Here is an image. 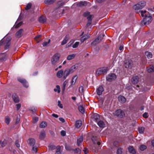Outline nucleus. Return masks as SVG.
Segmentation results:
<instances>
[{
    "label": "nucleus",
    "instance_id": "63",
    "mask_svg": "<svg viewBox=\"0 0 154 154\" xmlns=\"http://www.w3.org/2000/svg\"><path fill=\"white\" fill-rule=\"evenodd\" d=\"M83 151L84 152L85 154H87L88 153V150L86 148H84V149H83Z\"/></svg>",
    "mask_w": 154,
    "mask_h": 154
},
{
    "label": "nucleus",
    "instance_id": "43",
    "mask_svg": "<svg viewBox=\"0 0 154 154\" xmlns=\"http://www.w3.org/2000/svg\"><path fill=\"white\" fill-rule=\"evenodd\" d=\"M140 149L141 151H143L146 148V146L144 145H142L140 146Z\"/></svg>",
    "mask_w": 154,
    "mask_h": 154
},
{
    "label": "nucleus",
    "instance_id": "20",
    "mask_svg": "<svg viewBox=\"0 0 154 154\" xmlns=\"http://www.w3.org/2000/svg\"><path fill=\"white\" fill-rule=\"evenodd\" d=\"M118 98L119 100L121 103H124L126 101L125 98L123 96H119Z\"/></svg>",
    "mask_w": 154,
    "mask_h": 154
},
{
    "label": "nucleus",
    "instance_id": "55",
    "mask_svg": "<svg viewBox=\"0 0 154 154\" xmlns=\"http://www.w3.org/2000/svg\"><path fill=\"white\" fill-rule=\"evenodd\" d=\"M72 42H70L69 43H68L67 45H66V48H68V47H70L71 45L72 44Z\"/></svg>",
    "mask_w": 154,
    "mask_h": 154
},
{
    "label": "nucleus",
    "instance_id": "18",
    "mask_svg": "<svg viewBox=\"0 0 154 154\" xmlns=\"http://www.w3.org/2000/svg\"><path fill=\"white\" fill-rule=\"evenodd\" d=\"M0 60L2 61L5 60L7 58V54L5 53H2L0 55Z\"/></svg>",
    "mask_w": 154,
    "mask_h": 154
},
{
    "label": "nucleus",
    "instance_id": "61",
    "mask_svg": "<svg viewBox=\"0 0 154 154\" xmlns=\"http://www.w3.org/2000/svg\"><path fill=\"white\" fill-rule=\"evenodd\" d=\"M15 144L17 147H20V145L17 141H16L15 142Z\"/></svg>",
    "mask_w": 154,
    "mask_h": 154
},
{
    "label": "nucleus",
    "instance_id": "53",
    "mask_svg": "<svg viewBox=\"0 0 154 154\" xmlns=\"http://www.w3.org/2000/svg\"><path fill=\"white\" fill-rule=\"evenodd\" d=\"M38 117H34L33 118V122L34 123L37 122L38 121Z\"/></svg>",
    "mask_w": 154,
    "mask_h": 154
},
{
    "label": "nucleus",
    "instance_id": "35",
    "mask_svg": "<svg viewBox=\"0 0 154 154\" xmlns=\"http://www.w3.org/2000/svg\"><path fill=\"white\" fill-rule=\"evenodd\" d=\"M56 0H45L44 3L46 4H51L53 3Z\"/></svg>",
    "mask_w": 154,
    "mask_h": 154
},
{
    "label": "nucleus",
    "instance_id": "5",
    "mask_svg": "<svg viewBox=\"0 0 154 154\" xmlns=\"http://www.w3.org/2000/svg\"><path fill=\"white\" fill-rule=\"evenodd\" d=\"M116 78V75L115 74L111 73L107 75L106 77V79L108 81L111 82L115 80Z\"/></svg>",
    "mask_w": 154,
    "mask_h": 154
},
{
    "label": "nucleus",
    "instance_id": "51",
    "mask_svg": "<svg viewBox=\"0 0 154 154\" xmlns=\"http://www.w3.org/2000/svg\"><path fill=\"white\" fill-rule=\"evenodd\" d=\"M75 152L78 154H80L81 153V150L77 148L75 150Z\"/></svg>",
    "mask_w": 154,
    "mask_h": 154
},
{
    "label": "nucleus",
    "instance_id": "27",
    "mask_svg": "<svg viewBox=\"0 0 154 154\" xmlns=\"http://www.w3.org/2000/svg\"><path fill=\"white\" fill-rule=\"evenodd\" d=\"M82 125V121L79 120L76 121L75 124V126L77 128H79Z\"/></svg>",
    "mask_w": 154,
    "mask_h": 154
},
{
    "label": "nucleus",
    "instance_id": "10",
    "mask_svg": "<svg viewBox=\"0 0 154 154\" xmlns=\"http://www.w3.org/2000/svg\"><path fill=\"white\" fill-rule=\"evenodd\" d=\"M18 80L19 82L23 84L25 87L26 88L28 87V85L25 80L20 78H19L18 79Z\"/></svg>",
    "mask_w": 154,
    "mask_h": 154
},
{
    "label": "nucleus",
    "instance_id": "40",
    "mask_svg": "<svg viewBox=\"0 0 154 154\" xmlns=\"http://www.w3.org/2000/svg\"><path fill=\"white\" fill-rule=\"evenodd\" d=\"M138 129L140 133L143 134L145 128L143 127H140L138 128Z\"/></svg>",
    "mask_w": 154,
    "mask_h": 154
},
{
    "label": "nucleus",
    "instance_id": "38",
    "mask_svg": "<svg viewBox=\"0 0 154 154\" xmlns=\"http://www.w3.org/2000/svg\"><path fill=\"white\" fill-rule=\"evenodd\" d=\"M5 121L6 123L8 125L10 122V119L8 116H5Z\"/></svg>",
    "mask_w": 154,
    "mask_h": 154
},
{
    "label": "nucleus",
    "instance_id": "36",
    "mask_svg": "<svg viewBox=\"0 0 154 154\" xmlns=\"http://www.w3.org/2000/svg\"><path fill=\"white\" fill-rule=\"evenodd\" d=\"M145 54L148 58H151L152 57V55L151 52L146 51L145 52Z\"/></svg>",
    "mask_w": 154,
    "mask_h": 154
},
{
    "label": "nucleus",
    "instance_id": "41",
    "mask_svg": "<svg viewBox=\"0 0 154 154\" xmlns=\"http://www.w3.org/2000/svg\"><path fill=\"white\" fill-rule=\"evenodd\" d=\"M94 119L96 121V122H97L98 121L99 119V115L97 114H94Z\"/></svg>",
    "mask_w": 154,
    "mask_h": 154
},
{
    "label": "nucleus",
    "instance_id": "42",
    "mask_svg": "<svg viewBox=\"0 0 154 154\" xmlns=\"http://www.w3.org/2000/svg\"><path fill=\"white\" fill-rule=\"evenodd\" d=\"M68 83V81L66 80L65 81L63 84V86L62 88V91H65L66 86Z\"/></svg>",
    "mask_w": 154,
    "mask_h": 154
},
{
    "label": "nucleus",
    "instance_id": "49",
    "mask_svg": "<svg viewBox=\"0 0 154 154\" xmlns=\"http://www.w3.org/2000/svg\"><path fill=\"white\" fill-rule=\"evenodd\" d=\"M79 111L82 113H83L84 112V109L83 106H79Z\"/></svg>",
    "mask_w": 154,
    "mask_h": 154
},
{
    "label": "nucleus",
    "instance_id": "8",
    "mask_svg": "<svg viewBox=\"0 0 154 154\" xmlns=\"http://www.w3.org/2000/svg\"><path fill=\"white\" fill-rule=\"evenodd\" d=\"M11 40V38L10 37L7 38L5 42V49H8L10 45V42Z\"/></svg>",
    "mask_w": 154,
    "mask_h": 154
},
{
    "label": "nucleus",
    "instance_id": "58",
    "mask_svg": "<svg viewBox=\"0 0 154 154\" xmlns=\"http://www.w3.org/2000/svg\"><path fill=\"white\" fill-rule=\"evenodd\" d=\"M89 14H90V13L89 12H86L83 15L85 17H87V16L89 15Z\"/></svg>",
    "mask_w": 154,
    "mask_h": 154
},
{
    "label": "nucleus",
    "instance_id": "26",
    "mask_svg": "<svg viewBox=\"0 0 154 154\" xmlns=\"http://www.w3.org/2000/svg\"><path fill=\"white\" fill-rule=\"evenodd\" d=\"M23 31V30L22 29H20L16 33V36L18 38L21 37L22 35Z\"/></svg>",
    "mask_w": 154,
    "mask_h": 154
},
{
    "label": "nucleus",
    "instance_id": "6",
    "mask_svg": "<svg viewBox=\"0 0 154 154\" xmlns=\"http://www.w3.org/2000/svg\"><path fill=\"white\" fill-rule=\"evenodd\" d=\"M114 114L116 116L121 117L125 115L124 112L120 109H119L116 111L114 113Z\"/></svg>",
    "mask_w": 154,
    "mask_h": 154
},
{
    "label": "nucleus",
    "instance_id": "64",
    "mask_svg": "<svg viewBox=\"0 0 154 154\" xmlns=\"http://www.w3.org/2000/svg\"><path fill=\"white\" fill-rule=\"evenodd\" d=\"M58 4L60 6H61L63 5V4L61 1H59L58 2Z\"/></svg>",
    "mask_w": 154,
    "mask_h": 154
},
{
    "label": "nucleus",
    "instance_id": "24",
    "mask_svg": "<svg viewBox=\"0 0 154 154\" xmlns=\"http://www.w3.org/2000/svg\"><path fill=\"white\" fill-rule=\"evenodd\" d=\"M45 136V131H42L40 133V135L39 136V138L41 140L44 139Z\"/></svg>",
    "mask_w": 154,
    "mask_h": 154
},
{
    "label": "nucleus",
    "instance_id": "16",
    "mask_svg": "<svg viewBox=\"0 0 154 154\" xmlns=\"http://www.w3.org/2000/svg\"><path fill=\"white\" fill-rule=\"evenodd\" d=\"M90 35L88 34H87L86 35H84L81 38L80 40L81 42H83L84 41H85V40H86V39H87L89 37Z\"/></svg>",
    "mask_w": 154,
    "mask_h": 154
},
{
    "label": "nucleus",
    "instance_id": "45",
    "mask_svg": "<svg viewBox=\"0 0 154 154\" xmlns=\"http://www.w3.org/2000/svg\"><path fill=\"white\" fill-rule=\"evenodd\" d=\"M56 147L54 145H51L49 146V150H52L55 149H56Z\"/></svg>",
    "mask_w": 154,
    "mask_h": 154
},
{
    "label": "nucleus",
    "instance_id": "9",
    "mask_svg": "<svg viewBox=\"0 0 154 154\" xmlns=\"http://www.w3.org/2000/svg\"><path fill=\"white\" fill-rule=\"evenodd\" d=\"M71 73L69 70L67 69L63 72V80H65L66 79L67 77L69 75V74Z\"/></svg>",
    "mask_w": 154,
    "mask_h": 154
},
{
    "label": "nucleus",
    "instance_id": "47",
    "mask_svg": "<svg viewBox=\"0 0 154 154\" xmlns=\"http://www.w3.org/2000/svg\"><path fill=\"white\" fill-rule=\"evenodd\" d=\"M50 41H51L50 39H49L48 42H44L42 44L43 46L45 47V46H47L48 45V44L50 42Z\"/></svg>",
    "mask_w": 154,
    "mask_h": 154
},
{
    "label": "nucleus",
    "instance_id": "31",
    "mask_svg": "<svg viewBox=\"0 0 154 154\" xmlns=\"http://www.w3.org/2000/svg\"><path fill=\"white\" fill-rule=\"evenodd\" d=\"M29 143L30 145L33 146L35 143V141L33 138H30L29 140Z\"/></svg>",
    "mask_w": 154,
    "mask_h": 154
},
{
    "label": "nucleus",
    "instance_id": "17",
    "mask_svg": "<svg viewBox=\"0 0 154 154\" xmlns=\"http://www.w3.org/2000/svg\"><path fill=\"white\" fill-rule=\"evenodd\" d=\"M12 98L14 101L16 103H18L19 99L18 97L15 94H13L12 95Z\"/></svg>",
    "mask_w": 154,
    "mask_h": 154
},
{
    "label": "nucleus",
    "instance_id": "56",
    "mask_svg": "<svg viewBox=\"0 0 154 154\" xmlns=\"http://www.w3.org/2000/svg\"><path fill=\"white\" fill-rule=\"evenodd\" d=\"M60 134L61 135L63 136H64L66 135V133L65 131L63 130L61 131Z\"/></svg>",
    "mask_w": 154,
    "mask_h": 154
},
{
    "label": "nucleus",
    "instance_id": "34",
    "mask_svg": "<svg viewBox=\"0 0 154 154\" xmlns=\"http://www.w3.org/2000/svg\"><path fill=\"white\" fill-rule=\"evenodd\" d=\"M147 71L149 72H151L154 71V66H150L149 67L147 68Z\"/></svg>",
    "mask_w": 154,
    "mask_h": 154
},
{
    "label": "nucleus",
    "instance_id": "37",
    "mask_svg": "<svg viewBox=\"0 0 154 154\" xmlns=\"http://www.w3.org/2000/svg\"><path fill=\"white\" fill-rule=\"evenodd\" d=\"M55 154H62L60 151V146H57Z\"/></svg>",
    "mask_w": 154,
    "mask_h": 154
},
{
    "label": "nucleus",
    "instance_id": "4",
    "mask_svg": "<svg viewBox=\"0 0 154 154\" xmlns=\"http://www.w3.org/2000/svg\"><path fill=\"white\" fill-rule=\"evenodd\" d=\"M145 5L146 3L144 1H141L134 5V8L135 9H141L145 6Z\"/></svg>",
    "mask_w": 154,
    "mask_h": 154
},
{
    "label": "nucleus",
    "instance_id": "33",
    "mask_svg": "<svg viewBox=\"0 0 154 154\" xmlns=\"http://www.w3.org/2000/svg\"><path fill=\"white\" fill-rule=\"evenodd\" d=\"M77 79V75H75L74 76L73 78H72V82H71V84L72 85H74L75 82H76V80Z\"/></svg>",
    "mask_w": 154,
    "mask_h": 154
},
{
    "label": "nucleus",
    "instance_id": "50",
    "mask_svg": "<svg viewBox=\"0 0 154 154\" xmlns=\"http://www.w3.org/2000/svg\"><path fill=\"white\" fill-rule=\"evenodd\" d=\"M58 106L61 109L63 108V104L60 103V100H58Z\"/></svg>",
    "mask_w": 154,
    "mask_h": 154
},
{
    "label": "nucleus",
    "instance_id": "44",
    "mask_svg": "<svg viewBox=\"0 0 154 154\" xmlns=\"http://www.w3.org/2000/svg\"><path fill=\"white\" fill-rule=\"evenodd\" d=\"M32 5V4L31 3H29L26 6L25 8V9L26 10H28L30 9Z\"/></svg>",
    "mask_w": 154,
    "mask_h": 154
},
{
    "label": "nucleus",
    "instance_id": "54",
    "mask_svg": "<svg viewBox=\"0 0 154 154\" xmlns=\"http://www.w3.org/2000/svg\"><path fill=\"white\" fill-rule=\"evenodd\" d=\"M32 150L35 153H36L37 152V147L35 146H34L32 147Z\"/></svg>",
    "mask_w": 154,
    "mask_h": 154
},
{
    "label": "nucleus",
    "instance_id": "3",
    "mask_svg": "<svg viewBox=\"0 0 154 154\" xmlns=\"http://www.w3.org/2000/svg\"><path fill=\"white\" fill-rule=\"evenodd\" d=\"M108 70V68L107 67H103L98 69L96 71V74L97 75H99L106 73Z\"/></svg>",
    "mask_w": 154,
    "mask_h": 154
},
{
    "label": "nucleus",
    "instance_id": "25",
    "mask_svg": "<svg viewBox=\"0 0 154 154\" xmlns=\"http://www.w3.org/2000/svg\"><path fill=\"white\" fill-rule=\"evenodd\" d=\"M19 19L20 18L19 17L15 23V25H14L15 28H18L21 25L22 23V22H19Z\"/></svg>",
    "mask_w": 154,
    "mask_h": 154
},
{
    "label": "nucleus",
    "instance_id": "14",
    "mask_svg": "<svg viewBox=\"0 0 154 154\" xmlns=\"http://www.w3.org/2000/svg\"><path fill=\"white\" fill-rule=\"evenodd\" d=\"M104 91L103 88L102 86H100L97 90V93L99 95H101L102 92Z\"/></svg>",
    "mask_w": 154,
    "mask_h": 154
},
{
    "label": "nucleus",
    "instance_id": "2",
    "mask_svg": "<svg viewBox=\"0 0 154 154\" xmlns=\"http://www.w3.org/2000/svg\"><path fill=\"white\" fill-rule=\"evenodd\" d=\"M60 56V55L58 53H56L53 56L51 60V63L53 65L55 66L57 64Z\"/></svg>",
    "mask_w": 154,
    "mask_h": 154
},
{
    "label": "nucleus",
    "instance_id": "12",
    "mask_svg": "<svg viewBox=\"0 0 154 154\" xmlns=\"http://www.w3.org/2000/svg\"><path fill=\"white\" fill-rule=\"evenodd\" d=\"M87 5L89 6L90 5V3L86 1L79 2L77 4V6H82Z\"/></svg>",
    "mask_w": 154,
    "mask_h": 154
},
{
    "label": "nucleus",
    "instance_id": "23",
    "mask_svg": "<svg viewBox=\"0 0 154 154\" xmlns=\"http://www.w3.org/2000/svg\"><path fill=\"white\" fill-rule=\"evenodd\" d=\"M128 151L130 152L131 153H132L133 154H135L136 153V152L132 146H130L128 147Z\"/></svg>",
    "mask_w": 154,
    "mask_h": 154
},
{
    "label": "nucleus",
    "instance_id": "28",
    "mask_svg": "<svg viewBox=\"0 0 154 154\" xmlns=\"http://www.w3.org/2000/svg\"><path fill=\"white\" fill-rule=\"evenodd\" d=\"M75 56V54H70L69 55H68L67 57V59L68 60H70L72 59H73L74 58V57Z\"/></svg>",
    "mask_w": 154,
    "mask_h": 154
},
{
    "label": "nucleus",
    "instance_id": "7",
    "mask_svg": "<svg viewBox=\"0 0 154 154\" xmlns=\"http://www.w3.org/2000/svg\"><path fill=\"white\" fill-rule=\"evenodd\" d=\"M102 40V38L101 36H99L98 38H96L94 41L91 43V45H95L99 43Z\"/></svg>",
    "mask_w": 154,
    "mask_h": 154
},
{
    "label": "nucleus",
    "instance_id": "60",
    "mask_svg": "<svg viewBox=\"0 0 154 154\" xmlns=\"http://www.w3.org/2000/svg\"><path fill=\"white\" fill-rule=\"evenodd\" d=\"M16 105L17 106V110H18L20 108L21 105L20 104H17Z\"/></svg>",
    "mask_w": 154,
    "mask_h": 154
},
{
    "label": "nucleus",
    "instance_id": "30",
    "mask_svg": "<svg viewBox=\"0 0 154 154\" xmlns=\"http://www.w3.org/2000/svg\"><path fill=\"white\" fill-rule=\"evenodd\" d=\"M77 69V67L75 65L72 66L69 69H68L71 73L74 72Z\"/></svg>",
    "mask_w": 154,
    "mask_h": 154
},
{
    "label": "nucleus",
    "instance_id": "13",
    "mask_svg": "<svg viewBox=\"0 0 154 154\" xmlns=\"http://www.w3.org/2000/svg\"><path fill=\"white\" fill-rule=\"evenodd\" d=\"M63 69H61L58 71L57 73V76L59 78H60L63 77Z\"/></svg>",
    "mask_w": 154,
    "mask_h": 154
},
{
    "label": "nucleus",
    "instance_id": "1",
    "mask_svg": "<svg viewBox=\"0 0 154 154\" xmlns=\"http://www.w3.org/2000/svg\"><path fill=\"white\" fill-rule=\"evenodd\" d=\"M146 11L145 10L141 11L140 13L141 16L143 17L145 16L143 20V22L144 25L148 24L150 23L152 20V17L150 14L147 15L146 14Z\"/></svg>",
    "mask_w": 154,
    "mask_h": 154
},
{
    "label": "nucleus",
    "instance_id": "22",
    "mask_svg": "<svg viewBox=\"0 0 154 154\" xmlns=\"http://www.w3.org/2000/svg\"><path fill=\"white\" fill-rule=\"evenodd\" d=\"M39 21L41 23H44L46 21V18L43 16L40 17L39 18Z\"/></svg>",
    "mask_w": 154,
    "mask_h": 154
},
{
    "label": "nucleus",
    "instance_id": "29",
    "mask_svg": "<svg viewBox=\"0 0 154 154\" xmlns=\"http://www.w3.org/2000/svg\"><path fill=\"white\" fill-rule=\"evenodd\" d=\"M83 137L81 136L79 138L77 139V145L78 146L80 145V144L82 142L83 140Z\"/></svg>",
    "mask_w": 154,
    "mask_h": 154
},
{
    "label": "nucleus",
    "instance_id": "48",
    "mask_svg": "<svg viewBox=\"0 0 154 154\" xmlns=\"http://www.w3.org/2000/svg\"><path fill=\"white\" fill-rule=\"evenodd\" d=\"M79 42H76L74 44L72 45V48H76L79 45Z\"/></svg>",
    "mask_w": 154,
    "mask_h": 154
},
{
    "label": "nucleus",
    "instance_id": "57",
    "mask_svg": "<svg viewBox=\"0 0 154 154\" xmlns=\"http://www.w3.org/2000/svg\"><path fill=\"white\" fill-rule=\"evenodd\" d=\"M65 149L68 150H70L71 149L70 147L67 145H66L65 146Z\"/></svg>",
    "mask_w": 154,
    "mask_h": 154
},
{
    "label": "nucleus",
    "instance_id": "62",
    "mask_svg": "<svg viewBox=\"0 0 154 154\" xmlns=\"http://www.w3.org/2000/svg\"><path fill=\"white\" fill-rule=\"evenodd\" d=\"M87 19L88 20V21L91 22V15H89L87 17Z\"/></svg>",
    "mask_w": 154,
    "mask_h": 154
},
{
    "label": "nucleus",
    "instance_id": "32",
    "mask_svg": "<svg viewBox=\"0 0 154 154\" xmlns=\"http://www.w3.org/2000/svg\"><path fill=\"white\" fill-rule=\"evenodd\" d=\"M54 91L55 92H57L58 93H60V86L58 85H57L56 88L54 89Z\"/></svg>",
    "mask_w": 154,
    "mask_h": 154
},
{
    "label": "nucleus",
    "instance_id": "52",
    "mask_svg": "<svg viewBox=\"0 0 154 154\" xmlns=\"http://www.w3.org/2000/svg\"><path fill=\"white\" fill-rule=\"evenodd\" d=\"M122 152V149L120 148L118 149L117 153V154H121Z\"/></svg>",
    "mask_w": 154,
    "mask_h": 154
},
{
    "label": "nucleus",
    "instance_id": "46",
    "mask_svg": "<svg viewBox=\"0 0 154 154\" xmlns=\"http://www.w3.org/2000/svg\"><path fill=\"white\" fill-rule=\"evenodd\" d=\"M98 138L96 137H93L92 138V140L93 143H97V141Z\"/></svg>",
    "mask_w": 154,
    "mask_h": 154
},
{
    "label": "nucleus",
    "instance_id": "19",
    "mask_svg": "<svg viewBox=\"0 0 154 154\" xmlns=\"http://www.w3.org/2000/svg\"><path fill=\"white\" fill-rule=\"evenodd\" d=\"M69 38V35H66L64 39L62 41L61 45H63L66 44Z\"/></svg>",
    "mask_w": 154,
    "mask_h": 154
},
{
    "label": "nucleus",
    "instance_id": "39",
    "mask_svg": "<svg viewBox=\"0 0 154 154\" xmlns=\"http://www.w3.org/2000/svg\"><path fill=\"white\" fill-rule=\"evenodd\" d=\"M47 126V123L45 122H42L41 124L40 127L42 128H44Z\"/></svg>",
    "mask_w": 154,
    "mask_h": 154
},
{
    "label": "nucleus",
    "instance_id": "11",
    "mask_svg": "<svg viewBox=\"0 0 154 154\" xmlns=\"http://www.w3.org/2000/svg\"><path fill=\"white\" fill-rule=\"evenodd\" d=\"M133 61L131 60H129L128 62L125 63V66L126 68H131L133 64Z\"/></svg>",
    "mask_w": 154,
    "mask_h": 154
},
{
    "label": "nucleus",
    "instance_id": "15",
    "mask_svg": "<svg viewBox=\"0 0 154 154\" xmlns=\"http://www.w3.org/2000/svg\"><path fill=\"white\" fill-rule=\"evenodd\" d=\"M138 77L137 76H135L132 78L131 79V82L133 84H136L138 82Z\"/></svg>",
    "mask_w": 154,
    "mask_h": 154
},
{
    "label": "nucleus",
    "instance_id": "21",
    "mask_svg": "<svg viewBox=\"0 0 154 154\" xmlns=\"http://www.w3.org/2000/svg\"><path fill=\"white\" fill-rule=\"evenodd\" d=\"M97 124L98 126L101 128H103L105 127V124L104 122L102 121H100L97 122Z\"/></svg>",
    "mask_w": 154,
    "mask_h": 154
},
{
    "label": "nucleus",
    "instance_id": "59",
    "mask_svg": "<svg viewBox=\"0 0 154 154\" xmlns=\"http://www.w3.org/2000/svg\"><path fill=\"white\" fill-rule=\"evenodd\" d=\"M143 116L144 118H147L148 117V113L146 112L144 113L143 114Z\"/></svg>",
    "mask_w": 154,
    "mask_h": 154
}]
</instances>
